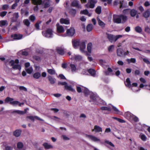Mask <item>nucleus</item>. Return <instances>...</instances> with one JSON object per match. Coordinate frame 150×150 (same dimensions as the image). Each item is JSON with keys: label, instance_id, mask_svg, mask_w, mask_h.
I'll return each instance as SVG.
<instances>
[{"label": "nucleus", "instance_id": "obj_1", "mask_svg": "<svg viewBox=\"0 0 150 150\" xmlns=\"http://www.w3.org/2000/svg\"><path fill=\"white\" fill-rule=\"evenodd\" d=\"M72 43L73 47L76 48L78 46H79L81 51L83 52L86 48L85 42L83 41H80L79 40H72Z\"/></svg>", "mask_w": 150, "mask_h": 150}, {"label": "nucleus", "instance_id": "obj_2", "mask_svg": "<svg viewBox=\"0 0 150 150\" xmlns=\"http://www.w3.org/2000/svg\"><path fill=\"white\" fill-rule=\"evenodd\" d=\"M90 98L91 100H90V102H93L95 104L98 105L100 103L104 105H105L106 104L105 102L92 93H91Z\"/></svg>", "mask_w": 150, "mask_h": 150}, {"label": "nucleus", "instance_id": "obj_3", "mask_svg": "<svg viewBox=\"0 0 150 150\" xmlns=\"http://www.w3.org/2000/svg\"><path fill=\"white\" fill-rule=\"evenodd\" d=\"M126 16L122 15H114L113 16V21L114 22L120 23H124L126 21Z\"/></svg>", "mask_w": 150, "mask_h": 150}, {"label": "nucleus", "instance_id": "obj_4", "mask_svg": "<svg viewBox=\"0 0 150 150\" xmlns=\"http://www.w3.org/2000/svg\"><path fill=\"white\" fill-rule=\"evenodd\" d=\"M106 34L108 39L109 41L111 42H115L118 39L122 37V35H118L115 36L112 34L108 33H106Z\"/></svg>", "mask_w": 150, "mask_h": 150}, {"label": "nucleus", "instance_id": "obj_5", "mask_svg": "<svg viewBox=\"0 0 150 150\" xmlns=\"http://www.w3.org/2000/svg\"><path fill=\"white\" fill-rule=\"evenodd\" d=\"M19 62V60L17 59H16L15 61L11 60L9 62V64L14 69L20 70L21 69V66L18 64Z\"/></svg>", "mask_w": 150, "mask_h": 150}, {"label": "nucleus", "instance_id": "obj_6", "mask_svg": "<svg viewBox=\"0 0 150 150\" xmlns=\"http://www.w3.org/2000/svg\"><path fill=\"white\" fill-rule=\"evenodd\" d=\"M53 31L51 29H47L46 31L42 32L43 35L47 38H51L53 36Z\"/></svg>", "mask_w": 150, "mask_h": 150}, {"label": "nucleus", "instance_id": "obj_7", "mask_svg": "<svg viewBox=\"0 0 150 150\" xmlns=\"http://www.w3.org/2000/svg\"><path fill=\"white\" fill-rule=\"evenodd\" d=\"M130 13L132 17H134L136 16L137 18H139V13L137 10L134 9H132L130 10Z\"/></svg>", "mask_w": 150, "mask_h": 150}, {"label": "nucleus", "instance_id": "obj_8", "mask_svg": "<svg viewBox=\"0 0 150 150\" xmlns=\"http://www.w3.org/2000/svg\"><path fill=\"white\" fill-rule=\"evenodd\" d=\"M97 1L95 0H91L89 2L85 5V7L87 8H93L94 7L95 3Z\"/></svg>", "mask_w": 150, "mask_h": 150}, {"label": "nucleus", "instance_id": "obj_9", "mask_svg": "<svg viewBox=\"0 0 150 150\" xmlns=\"http://www.w3.org/2000/svg\"><path fill=\"white\" fill-rule=\"evenodd\" d=\"M70 58L72 60L76 61H80L82 60V57L79 55H73L71 56Z\"/></svg>", "mask_w": 150, "mask_h": 150}, {"label": "nucleus", "instance_id": "obj_10", "mask_svg": "<svg viewBox=\"0 0 150 150\" xmlns=\"http://www.w3.org/2000/svg\"><path fill=\"white\" fill-rule=\"evenodd\" d=\"M67 35L69 36H72L75 33V30L73 28H71L67 30Z\"/></svg>", "mask_w": 150, "mask_h": 150}, {"label": "nucleus", "instance_id": "obj_11", "mask_svg": "<svg viewBox=\"0 0 150 150\" xmlns=\"http://www.w3.org/2000/svg\"><path fill=\"white\" fill-rule=\"evenodd\" d=\"M19 17V15L18 13H15L13 15V17L11 18V21L12 23L15 22Z\"/></svg>", "mask_w": 150, "mask_h": 150}, {"label": "nucleus", "instance_id": "obj_12", "mask_svg": "<svg viewBox=\"0 0 150 150\" xmlns=\"http://www.w3.org/2000/svg\"><path fill=\"white\" fill-rule=\"evenodd\" d=\"M3 147L4 150H13V147L10 146L9 144L6 142H4L3 143Z\"/></svg>", "mask_w": 150, "mask_h": 150}, {"label": "nucleus", "instance_id": "obj_13", "mask_svg": "<svg viewBox=\"0 0 150 150\" xmlns=\"http://www.w3.org/2000/svg\"><path fill=\"white\" fill-rule=\"evenodd\" d=\"M87 137L90 140L94 142H100V140L97 137L92 135H88Z\"/></svg>", "mask_w": 150, "mask_h": 150}, {"label": "nucleus", "instance_id": "obj_14", "mask_svg": "<svg viewBox=\"0 0 150 150\" xmlns=\"http://www.w3.org/2000/svg\"><path fill=\"white\" fill-rule=\"evenodd\" d=\"M17 150H25L26 148L24 146L23 143L19 142L17 144Z\"/></svg>", "mask_w": 150, "mask_h": 150}, {"label": "nucleus", "instance_id": "obj_15", "mask_svg": "<svg viewBox=\"0 0 150 150\" xmlns=\"http://www.w3.org/2000/svg\"><path fill=\"white\" fill-rule=\"evenodd\" d=\"M11 37L13 40H19L21 39L23 37V35L21 34H14L11 35Z\"/></svg>", "mask_w": 150, "mask_h": 150}, {"label": "nucleus", "instance_id": "obj_16", "mask_svg": "<svg viewBox=\"0 0 150 150\" xmlns=\"http://www.w3.org/2000/svg\"><path fill=\"white\" fill-rule=\"evenodd\" d=\"M57 31L58 33H62L64 31V28L62 26L59 25V23L57 24Z\"/></svg>", "mask_w": 150, "mask_h": 150}, {"label": "nucleus", "instance_id": "obj_17", "mask_svg": "<svg viewBox=\"0 0 150 150\" xmlns=\"http://www.w3.org/2000/svg\"><path fill=\"white\" fill-rule=\"evenodd\" d=\"M133 115L131 114L129 112H127L125 113L124 116L127 119L132 120L133 116Z\"/></svg>", "mask_w": 150, "mask_h": 150}, {"label": "nucleus", "instance_id": "obj_18", "mask_svg": "<svg viewBox=\"0 0 150 150\" xmlns=\"http://www.w3.org/2000/svg\"><path fill=\"white\" fill-rule=\"evenodd\" d=\"M56 51L59 54L63 55L64 53L63 48L62 47H58L56 48Z\"/></svg>", "mask_w": 150, "mask_h": 150}, {"label": "nucleus", "instance_id": "obj_19", "mask_svg": "<svg viewBox=\"0 0 150 150\" xmlns=\"http://www.w3.org/2000/svg\"><path fill=\"white\" fill-rule=\"evenodd\" d=\"M71 70L73 74L76 72L77 69L76 66L74 64H71L70 65Z\"/></svg>", "mask_w": 150, "mask_h": 150}, {"label": "nucleus", "instance_id": "obj_20", "mask_svg": "<svg viewBox=\"0 0 150 150\" xmlns=\"http://www.w3.org/2000/svg\"><path fill=\"white\" fill-rule=\"evenodd\" d=\"M95 131L96 132H102V129L99 126L95 125L94 127V129H92V131Z\"/></svg>", "mask_w": 150, "mask_h": 150}, {"label": "nucleus", "instance_id": "obj_21", "mask_svg": "<svg viewBox=\"0 0 150 150\" xmlns=\"http://www.w3.org/2000/svg\"><path fill=\"white\" fill-rule=\"evenodd\" d=\"M71 5L74 7L78 8H81V6L79 4L78 2L76 0L74 1L72 3Z\"/></svg>", "mask_w": 150, "mask_h": 150}, {"label": "nucleus", "instance_id": "obj_22", "mask_svg": "<svg viewBox=\"0 0 150 150\" xmlns=\"http://www.w3.org/2000/svg\"><path fill=\"white\" fill-rule=\"evenodd\" d=\"M43 145L45 148L46 149H48L53 148L52 145L47 143H44L43 144Z\"/></svg>", "mask_w": 150, "mask_h": 150}, {"label": "nucleus", "instance_id": "obj_23", "mask_svg": "<svg viewBox=\"0 0 150 150\" xmlns=\"http://www.w3.org/2000/svg\"><path fill=\"white\" fill-rule=\"evenodd\" d=\"M142 15L145 18H147L150 16V12L149 10H147L143 13Z\"/></svg>", "mask_w": 150, "mask_h": 150}, {"label": "nucleus", "instance_id": "obj_24", "mask_svg": "<svg viewBox=\"0 0 150 150\" xmlns=\"http://www.w3.org/2000/svg\"><path fill=\"white\" fill-rule=\"evenodd\" d=\"M117 56L121 57L123 55V50L120 48L117 49Z\"/></svg>", "mask_w": 150, "mask_h": 150}, {"label": "nucleus", "instance_id": "obj_25", "mask_svg": "<svg viewBox=\"0 0 150 150\" xmlns=\"http://www.w3.org/2000/svg\"><path fill=\"white\" fill-rule=\"evenodd\" d=\"M125 83L126 86L127 87L130 88L132 87V85L131 84V82L129 78H127L126 79Z\"/></svg>", "mask_w": 150, "mask_h": 150}, {"label": "nucleus", "instance_id": "obj_26", "mask_svg": "<svg viewBox=\"0 0 150 150\" xmlns=\"http://www.w3.org/2000/svg\"><path fill=\"white\" fill-rule=\"evenodd\" d=\"M61 23H64L66 24H69L70 23L68 19L61 18L60 20Z\"/></svg>", "mask_w": 150, "mask_h": 150}, {"label": "nucleus", "instance_id": "obj_27", "mask_svg": "<svg viewBox=\"0 0 150 150\" xmlns=\"http://www.w3.org/2000/svg\"><path fill=\"white\" fill-rule=\"evenodd\" d=\"M112 107L113 109L115 112V113L116 114H118L120 115H122V112L119 110L118 109H117L116 107L112 105Z\"/></svg>", "mask_w": 150, "mask_h": 150}, {"label": "nucleus", "instance_id": "obj_28", "mask_svg": "<svg viewBox=\"0 0 150 150\" xmlns=\"http://www.w3.org/2000/svg\"><path fill=\"white\" fill-rule=\"evenodd\" d=\"M88 71L91 76L94 77L96 76V72L93 69H90L88 70Z\"/></svg>", "mask_w": 150, "mask_h": 150}, {"label": "nucleus", "instance_id": "obj_29", "mask_svg": "<svg viewBox=\"0 0 150 150\" xmlns=\"http://www.w3.org/2000/svg\"><path fill=\"white\" fill-rule=\"evenodd\" d=\"M65 88L72 92H75V90L74 88H73L71 86H68L67 84Z\"/></svg>", "mask_w": 150, "mask_h": 150}, {"label": "nucleus", "instance_id": "obj_30", "mask_svg": "<svg viewBox=\"0 0 150 150\" xmlns=\"http://www.w3.org/2000/svg\"><path fill=\"white\" fill-rule=\"evenodd\" d=\"M47 72L50 74L53 75L55 74V71L54 69H47Z\"/></svg>", "mask_w": 150, "mask_h": 150}, {"label": "nucleus", "instance_id": "obj_31", "mask_svg": "<svg viewBox=\"0 0 150 150\" xmlns=\"http://www.w3.org/2000/svg\"><path fill=\"white\" fill-rule=\"evenodd\" d=\"M12 113H17L19 114L23 115L25 114L24 112L18 110H13L11 111Z\"/></svg>", "mask_w": 150, "mask_h": 150}, {"label": "nucleus", "instance_id": "obj_32", "mask_svg": "<svg viewBox=\"0 0 150 150\" xmlns=\"http://www.w3.org/2000/svg\"><path fill=\"white\" fill-rule=\"evenodd\" d=\"M97 19L98 21V24L102 27H104L105 24L104 23L101 21L98 18H97Z\"/></svg>", "mask_w": 150, "mask_h": 150}, {"label": "nucleus", "instance_id": "obj_33", "mask_svg": "<svg viewBox=\"0 0 150 150\" xmlns=\"http://www.w3.org/2000/svg\"><path fill=\"white\" fill-rule=\"evenodd\" d=\"M69 12L71 16H74L76 13V11L74 9H71L69 10Z\"/></svg>", "mask_w": 150, "mask_h": 150}, {"label": "nucleus", "instance_id": "obj_34", "mask_svg": "<svg viewBox=\"0 0 150 150\" xmlns=\"http://www.w3.org/2000/svg\"><path fill=\"white\" fill-rule=\"evenodd\" d=\"M33 3L35 5H38L41 4L42 2V0H32Z\"/></svg>", "mask_w": 150, "mask_h": 150}, {"label": "nucleus", "instance_id": "obj_35", "mask_svg": "<svg viewBox=\"0 0 150 150\" xmlns=\"http://www.w3.org/2000/svg\"><path fill=\"white\" fill-rule=\"evenodd\" d=\"M33 76L35 79H38L41 76V74L39 72H36L33 74Z\"/></svg>", "mask_w": 150, "mask_h": 150}, {"label": "nucleus", "instance_id": "obj_36", "mask_svg": "<svg viewBox=\"0 0 150 150\" xmlns=\"http://www.w3.org/2000/svg\"><path fill=\"white\" fill-rule=\"evenodd\" d=\"M21 131L20 130H17L14 132V135L16 137H19L21 133Z\"/></svg>", "mask_w": 150, "mask_h": 150}, {"label": "nucleus", "instance_id": "obj_37", "mask_svg": "<svg viewBox=\"0 0 150 150\" xmlns=\"http://www.w3.org/2000/svg\"><path fill=\"white\" fill-rule=\"evenodd\" d=\"M49 81L52 84H54L55 81V79L53 78L52 76H49L48 77Z\"/></svg>", "mask_w": 150, "mask_h": 150}, {"label": "nucleus", "instance_id": "obj_38", "mask_svg": "<svg viewBox=\"0 0 150 150\" xmlns=\"http://www.w3.org/2000/svg\"><path fill=\"white\" fill-rule=\"evenodd\" d=\"M25 70L28 74H31L33 72V69L32 67H30L25 68Z\"/></svg>", "mask_w": 150, "mask_h": 150}, {"label": "nucleus", "instance_id": "obj_39", "mask_svg": "<svg viewBox=\"0 0 150 150\" xmlns=\"http://www.w3.org/2000/svg\"><path fill=\"white\" fill-rule=\"evenodd\" d=\"M13 99L12 98H10L9 97H7L5 100V101L6 103L10 102V103L11 104V102H13Z\"/></svg>", "mask_w": 150, "mask_h": 150}, {"label": "nucleus", "instance_id": "obj_40", "mask_svg": "<svg viewBox=\"0 0 150 150\" xmlns=\"http://www.w3.org/2000/svg\"><path fill=\"white\" fill-rule=\"evenodd\" d=\"M7 21L6 20H2L0 21V26L2 27L6 25H7Z\"/></svg>", "mask_w": 150, "mask_h": 150}, {"label": "nucleus", "instance_id": "obj_41", "mask_svg": "<svg viewBox=\"0 0 150 150\" xmlns=\"http://www.w3.org/2000/svg\"><path fill=\"white\" fill-rule=\"evenodd\" d=\"M112 71L111 68L108 67V71H105V73L106 75H109L111 74L112 73Z\"/></svg>", "mask_w": 150, "mask_h": 150}, {"label": "nucleus", "instance_id": "obj_42", "mask_svg": "<svg viewBox=\"0 0 150 150\" xmlns=\"http://www.w3.org/2000/svg\"><path fill=\"white\" fill-rule=\"evenodd\" d=\"M135 31L137 33H141L142 31V28L139 26H137L135 28Z\"/></svg>", "mask_w": 150, "mask_h": 150}, {"label": "nucleus", "instance_id": "obj_43", "mask_svg": "<svg viewBox=\"0 0 150 150\" xmlns=\"http://www.w3.org/2000/svg\"><path fill=\"white\" fill-rule=\"evenodd\" d=\"M51 1L50 0H45L44 7L45 8H47L50 6V3Z\"/></svg>", "mask_w": 150, "mask_h": 150}, {"label": "nucleus", "instance_id": "obj_44", "mask_svg": "<svg viewBox=\"0 0 150 150\" xmlns=\"http://www.w3.org/2000/svg\"><path fill=\"white\" fill-rule=\"evenodd\" d=\"M93 25L92 24H88L86 27V30L87 31L90 32L93 28Z\"/></svg>", "mask_w": 150, "mask_h": 150}, {"label": "nucleus", "instance_id": "obj_45", "mask_svg": "<svg viewBox=\"0 0 150 150\" xmlns=\"http://www.w3.org/2000/svg\"><path fill=\"white\" fill-rule=\"evenodd\" d=\"M139 137L142 141H146V137L144 134L142 133H141L139 135Z\"/></svg>", "mask_w": 150, "mask_h": 150}, {"label": "nucleus", "instance_id": "obj_46", "mask_svg": "<svg viewBox=\"0 0 150 150\" xmlns=\"http://www.w3.org/2000/svg\"><path fill=\"white\" fill-rule=\"evenodd\" d=\"M101 109L103 110H107L109 111H111V109L110 107L103 106L101 108Z\"/></svg>", "mask_w": 150, "mask_h": 150}, {"label": "nucleus", "instance_id": "obj_47", "mask_svg": "<svg viewBox=\"0 0 150 150\" xmlns=\"http://www.w3.org/2000/svg\"><path fill=\"white\" fill-rule=\"evenodd\" d=\"M129 63H135L136 62V59L135 58H132L131 59H128L127 60Z\"/></svg>", "mask_w": 150, "mask_h": 150}, {"label": "nucleus", "instance_id": "obj_48", "mask_svg": "<svg viewBox=\"0 0 150 150\" xmlns=\"http://www.w3.org/2000/svg\"><path fill=\"white\" fill-rule=\"evenodd\" d=\"M92 46V44L91 43H89L88 45L87 50L88 52L90 53L91 52Z\"/></svg>", "mask_w": 150, "mask_h": 150}, {"label": "nucleus", "instance_id": "obj_49", "mask_svg": "<svg viewBox=\"0 0 150 150\" xmlns=\"http://www.w3.org/2000/svg\"><path fill=\"white\" fill-rule=\"evenodd\" d=\"M83 91L86 96L88 95V94L90 93V91L88 90L85 88H83Z\"/></svg>", "mask_w": 150, "mask_h": 150}, {"label": "nucleus", "instance_id": "obj_50", "mask_svg": "<svg viewBox=\"0 0 150 150\" xmlns=\"http://www.w3.org/2000/svg\"><path fill=\"white\" fill-rule=\"evenodd\" d=\"M101 11V8L100 6L98 7L96 10V12L98 14H100Z\"/></svg>", "mask_w": 150, "mask_h": 150}, {"label": "nucleus", "instance_id": "obj_51", "mask_svg": "<svg viewBox=\"0 0 150 150\" xmlns=\"http://www.w3.org/2000/svg\"><path fill=\"white\" fill-rule=\"evenodd\" d=\"M7 13V12L6 11H3L0 12V16L3 17L6 15Z\"/></svg>", "mask_w": 150, "mask_h": 150}, {"label": "nucleus", "instance_id": "obj_52", "mask_svg": "<svg viewBox=\"0 0 150 150\" xmlns=\"http://www.w3.org/2000/svg\"><path fill=\"white\" fill-rule=\"evenodd\" d=\"M23 23L25 25L27 26H28L30 25V23L28 19H25L23 21Z\"/></svg>", "mask_w": 150, "mask_h": 150}, {"label": "nucleus", "instance_id": "obj_53", "mask_svg": "<svg viewBox=\"0 0 150 150\" xmlns=\"http://www.w3.org/2000/svg\"><path fill=\"white\" fill-rule=\"evenodd\" d=\"M83 88L84 87H82V88H81L80 86H77V91L79 93H81L82 91L83 90Z\"/></svg>", "mask_w": 150, "mask_h": 150}, {"label": "nucleus", "instance_id": "obj_54", "mask_svg": "<svg viewBox=\"0 0 150 150\" xmlns=\"http://www.w3.org/2000/svg\"><path fill=\"white\" fill-rule=\"evenodd\" d=\"M114 48V46L113 45L109 46L108 48V50L110 52H112Z\"/></svg>", "mask_w": 150, "mask_h": 150}, {"label": "nucleus", "instance_id": "obj_55", "mask_svg": "<svg viewBox=\"0 0 150 150\" xmlns=\"http://www.w3.org/2000/svg\"><path fill=\"white\" fill-rule=\"evenodd\" d=\"M88 12L87 10H82L80 11V13L81 14H84L85 15H87L88 14Z\"/></svg>", "mask_w": 150, "mask_h": 150}, {"label": "nucleus", "instance_id": "obj_56", "mask_svg": "<svg viewBox=\"0 0 150 150\" xmlns=\"http://www.w3.org/2000/svg\"><path fill=\"white\" fill-rule=\"evenodd\" d=\"M9 8V5L7 4L4 5L2 6V9L3 10H7Z\"/></svg>", "mask_w": 150, "mask_h": 150}, {"label": "nucleus", "instance_id": "obj_57", "mask_svg": "<svg viewBox=\"0 0 150 150\" xmlns=\"http://www.w3.org/2000/svg\"><path fill=\"white\" fill-rule=\"evenodd\" d=\"M33 58L35 60L38 61H40L41 60L40 57L38 56H33Z\"/></svg>", "mask_w": 150, "mask_h": 150}, {"label": "nucleus", "instance_id": "obj_58", "mask_svg": "<svg viewBox=\"0 0 150 150\" xmlns=\"http://www.w3.org/2000/svg\"><path fill=\"white\" fill-rule=\"evenodd\" d=\"M105 143L113 147H114V145L110 142L106 140L105 141Z\"/></svg>", "mask_w": 150, "mask_h": 150}, {"label": "nucleus", "instance_id": "obj_59", "mask_svg": "<svg viewBox=\"0 0 150 150\" xmlns=\"http://www.w3.org/2000/svg\"><path fill=\"white\" fill-rule=\"evenodd\" d=\"M144 31L145 32H146L147 33H150V29L149 27L148 26H146L145 27Z\"/></svg>", "mask_w": 150, "mask_h": 150}, {"label": "nucleus", "instance_id": "obj_60", "mask_svg": "<svg viewBox=\"0 0 150 150\" xmlns=\"http://www.w3.org/2000/svg\"><path fill=\"white\" fill-rule=\"evenodd\" d=\"M30 19L32 21H34L35 19V16L33 15H32L29 17Z\"/></svg>", "mask_w": 150, "mask_h": 150}, {"label": "nucleus", "instance_id": "obj_61", "mask_svg": "<svg viewBox=\"0 0 150 150\" xmlns=\"http://www.w3.org/2000/svg\"><path fill=\"white\" fill-rule=\"evenodd\" d=\"M19 103V101L16 100L14 101L13 100V102H12V103L11 102V105H18V104Z\"/></svg>", "mask_w": 150, "mask_h": 150}, {"label": "nucleus", "instance_id": "obj_62", "mask_svg": "<svg viewBox=\"0 0 150 150\" xmlns=\"http://www.w3.org/2000/svg\"><path fill=\"white\" fill-rule=\"evenodd\" d=\"M67 83L66 82H59L58 83V84L59 85H62L64 86L65 88V86L67 85Z\"/></svg>", "mask_w": 150, "mask_h": 150}, {"label": "nucleus", "instance_id": "obj_63", "mask_svg": "<svg viewBox=\"0 0 150 150\" xmlns=\"http://www.w3.org/2000/svg\"><path fill=\"white\" fill-rule=\"evenodd\" d=\"M99 62L100 64L103 66V65H104L105 64V61L103 60L102 59H100L99 60Z\"/></svg>", "mask_w": 150, "mask_h": 150}, {"label": "nucleus", "instance_id": "obj_64", "mask_svg": "<svg viewBox=\"0 0 150 150\" xmlns=\"http://www.w3.org/2000/svg\"><path fill=\"white\" fill-rule=\"evenodd\" d=\"M19 89L21 90H23L24 91H26L27 89L26 88L23 86H20L19 87Z\"/></svg>", "mask_w": 150, "mask_h": 150}]
</instances>
